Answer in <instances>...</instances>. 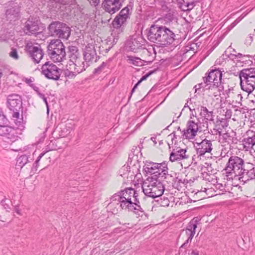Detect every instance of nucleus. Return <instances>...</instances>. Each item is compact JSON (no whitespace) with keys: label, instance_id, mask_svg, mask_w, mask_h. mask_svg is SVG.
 <instances>
[{"label":"nucleus","instance_id":"2","mask_svg":"<svg viewBox=\"0 0 255 255\" xmlns=\"http://www.w3.org/2000/svg\"><path fill=\"white\" fill-rule=\"evenodd\" d=\"M222 72L219 69L211 70L203 77V82L199 84L200 87L208 91L214 97L218 96V92L221 90L220 88L222 83Z\"/></svg>","mask_w":255,"mask_h":255},{"label":"nucleus","instance_id":"38","mask_svg":"<svg viewBox=\"0 0 255 255\" xmlns=\"http://www.w3.org/2000/svg\"><path fill=\"white\" fill-rule=\"evenodd\" d=\"M129 8L128 6H126L123 8L120 13L118 14L119 16L125 17L126 18H128L129 16Z\"/></svg>","mask_w":255,"mask_h":255},{"label":"nucleus","instance_id":"18","mask_svg":"<svg viewBox=\"0 0 255 255\" xmlns=\"http://www.w3.org/2000/svg\"><path fill=\"white\" fill-rule=\"evenodd\" d=\"M197 152L200 155H203L207 152L210 153L213 149L212 141L207 139L197 143Z\"/></svg>","mask_w":255,"mask_h":255},{"label":"nucleus","instance_id":"17","mask_svg":"<svg viewBox=\"0 0 255 255\" xmlns=\"http://www.w3.org/2000/svg\"><path fill=\"white\" fill-rule=\"evenodd\" d=\"M97 53L94 46L92 44H88L85 48L84 58L86 63L89 64L93 61H96Z\"/></svg>","mask_w":255,"mask_h":255},{"label":"nucleus","instance_id":"24","mask_svg":"<svg viewBox=\"0 0 255 255\" xmlns=\"http://www.w3.org/2000/svg\"><path fill=\"white\" fill-rule=\"evenodd\" d=\"M118 201L120 204V206L123 210H128L129 211L132 210L133 208V203L132 200H126V198L124 199L118 197Z\"/></svg>","mask_w":255,"mask_h":255},{"label":"nucleus","instance_id":"62","mask_svg":"<svg viewBox=\"0 0 255 255\" xmlns=\"http://www.w3.org/2000/svg\"><path fill=\"white\" fill-rule=\"evenodd\" d=\"M151 140L154 142V143L155 144H156L157 142L156 141V138L152 137L151 138Z\"/></svg>","mask_w":255,"mask_h":255},{"label":"nucleus","instance_id":"39","mask_svg":"<svg viewBox=\"0 0 255 255\" xmlns=\"http://www.w3.org/2000/svg\"><path fill=\"white\" fill-rule=\"evenodd\" d=\"M133 208L132 210H130L129 211H134L136 213H137L138 211H140L141 212H143V210L142 208L140 207L139 204H137L136 202H133Z\"/></svg>","mask_w":255,"mask_h":255},{"label":"nucleus","instance_id":"36","mask_svg":"<svg viewBox=\"0 0 255 255\" xmlns=\"http://www.w3.org/2000/svg\"><path fill=\"white\" fill-rule=\"evenodd\" d=\"M12 128L9 126H0V135L6 136L8 133L12 130Z\"/></svg>","mask_w":255,"mask_h":255},{"label":"nucleus","instance_id":"12","mask_svg":"<svg viewBox=\"0 0 255 255\" xmlns=\"http://www.w3.org/2000/svg\"><path fill=\"white\" fill-rule=\"evenodd\" d=\"M21 133L20 132V130L18 128H12V130L8 133L7 135L5 137V141L9 144H12L14 142H17L18 146L14 148H11V150L17 151L21 150L19 146L21 145V138L19 137V135Z\"/></svg>","mask_w":255,"mask_h":255},{"label":"nucleus","instance_id":"19","mask_svg":"<svg viewBox=\"0 0 255 255\" xmlns=\"http://www.w3.org/2000/svg\"><path fill=\"white\" fill-rule=\"evenodd\" d=\"M238 175L239 176V180L246 183L250 180L255 179V169L254 168H252L251 169L247 170L244 168Z\"/></svg>","mask_w":255,"mask_h":255},{"label":"nucleus","instance_id":"52","mask_svg":"<svg viewBox=\"0 0 255 255\" xmlns=\"http://www.w3.org/2000/svg\"><path fill=\"white\" fill-rule=\"evenodd\" d=\"M142 54L144 55V56L150 57L151 56V53L147 49H144L142 51Z\"/></svg>","mask_w":255,"mask_h":255},{"label":"nucleus","instance_id":"14","mask_svg":"<svg viewBox=\"0 0 255 255\" xmlns=\"http://www.w3.org/2000/svg\"><path fill=\"white\" fill-rule=\"evenodd\" d=\"M27 52L33 60V61L38 63L42 58L44 53L39 45L36 46L32 44H27L26 45Z\"/></svg>","mask_w":255,"mask_h":255},{"label":"nucleus","instance_id":"49","mask_svg":"<svg viewBox=\"0 0 255 255\" xmlns=\"http://www.w3.org/2000/svg\"><path fill=\"white\" fill-rule=\"evenodd\" d=\"M220 122L222 123L221 126L223 128H226L229 125L228 121L226 119H222L220 120Z\"/></svg>","mask_w":255,"mask_h":255},{"label":"nucleus","instance_id":"54","mask_svg":"<svg viewBox=\"0 0 255 255\" xmlns=\"http://www.w3.org/2000/svg\"><path fill=\"white\" fill-rule=\"evenodd\" d=\"M52 2L59 3L60 4H65L64 0H49Z\"/></svg>","mask_w":255,"mask_h":255},{"label":"nucleus","instance_id":"10","mask_svg":"<svg viewBox=\"0 0 255 255\" xmlns=\"http://www.w3.org/2000/svg\"><path fill=\"white\" fill-rule=\"evenodd\" d=\"M51 158L50 155L48 151L42 152L39 154L37 159L33 164L34 169H31L30 171L28 173L29 176L32 175L37 170V168L41 164L42 167H46L50 163Z\"/></svg>","mask_w":255,"mask_h":255},{"label":"nucleus","instance_id":"35","mask_svg":"<svg viewBox=\"0 0 255 255\" xmlns=\"http://www.w3.org/2000/svg\"><path fill=\"white\" fill-rule=\"evenodd\" d=\"M58 142V140L54 139L53 140H51L50 142L47 145V151H50L51 150H56L58 149L61 148L60 146H57V143Z\"/></svg>","mask_w":255,"mask_h":255},{"label":"nucleus","instance_id":"26","mask_svg":"<svg viewBox=\"0 0 255 255\" xmlns=\"http://www.w3.org/2000/svg\"><path fill=\"white\" fill-rule=\"evenodd\" d=\"M200 115L205 119L209 121H213V112L209 111L206 107L201 106Z\"/></svg>","mask_w":255,"mask_h":255},{"label":"nucleus","instance_id":"47","mask_svg":"<svg viewBox=\"0 0 255 255\" xmlns=\"http://www.w3.org/2000/svg\"><path fill=\"white\" fill-rule=\"evenodd\" d=\"M9 56L15 59H17L18 58V55L17 54V52L15 48H11V51L9 53Z\"/></svg>","mask_w":255,"mask_h":255},{"label":"nucleus","instance_id":"55","mask_svg":"<svg viewBox=\"0 0 255 255\" xmlns=\"http://www.w3.org/2000/svg\"><path fill=\"white\" fill-rule=\"evenodd\" d=\"M138 85H139V84L137 83H136V84L134 86L133 88L132 89V90H131V94H130V97H129V99H130V98H131L132 94L133 93V92H134V91H135V89L137 88V87L138 86Z\"/></svg>","mask_w":255,"mask_h":255},{"label":"nucleus","instance_id":"41","mask_svg":"<svg viewBox=\"0 0 255 255\" xmlns=\"http://www.w3.org/2000/svg\"><path fill=\"white\" fill-rule=\"evenodd\" d=\"M69 55H72L74 54H77L79 53L78 51V49L76 46H69Z\"/></svg>","mask_w":255,"mask_h":255},{"label":"nucleus","instance_id":"13","mask_svg":"<svg viewBox=\"0 0 255 255\" xmlns=\"http://www.w3.org/2000/svg\"><path fill=\"white\" fill-rule=\"evenodd\" d=\"M122 6L121 0H103L102 7L105 11L112 14L119 11Z\"/></svg>","mask_w":255,"mask_h":255},{"label":"nucleus","instance_id":"43","mask_svg":"<svg viewBox=\"0 0 255 255\" xmlns=\"http://www.w3.org/2000/svg\"><path fill=\"white\" fill-rule=\"evenodd\" d=\"M69 58L70 61L72 63L74 62H76L77 60L82 59L80 53H78L77 54L69 55Z\"/></svg>","mask_w":255,"mask_h":255},{"label":"nucleus","instance_id":"61","mask_svg":"<svg viewBox=\"0 0 255 255\" xmlns=\"http://www.w3.org/2000/svg\"><path fill=\"white\" fill-rule=\"evenodd\" d=\"M38 95L42 99L45 97L44 95L40 92H38Z\"/></svg>","mask_w":255,"mask_h":255},{"label":"nucleus","instance_id":"48","mask_svg":"<svg viewBox=\"0 0 255 255\" xmlns=\"http://www.w3.org/2000/svg\"><path fill=\"white\" fill-rule=\"evenodd\" d=\"M154 72V71H150L145 75L143 76L142 78L137 82L139 84L143 81L145 80L149 76Z\"/></svg>","mask_w":255,"mask_h":255},{"label":"nucleus","instance_id":"28","mask_svg":"<svg viewBox=\"0 0 255 255\" xmlns=\"http://www.w3.org/2000/svg\"><path fill=\"white\" fill-rule=\"evenodd\" d=\"M174 180V177L168 173V171L164 172L162 174V176H159V178L158 180L163 183L164 186L165 183L168 184H171Z\"/></svg>","mask_w":255,"mask_h":255},{"label":"nucleus","instance_id":"50","mask_svg":"<svg viewBox=\"0 0 255 255\" xmlns=\"http://www.w3.org/2000/svg\"><path fill=\"white\" fill-rule=\"evenodd\" d=\"M177 3L178 5L179 8H180L183 10V8H184L185 1L184 0H177Z\"/></svg>","mask_w":255,"mask_h":255},{"label":"nucleus","instance_id":"9","mask_svg":"<svg viewBox=\"0 0 255 255\" xmlns=\"http://www.w3.org/2000/svg\"><path fill=\"white\" fill-rule=\"evenodd\" d=\"M244 161L242 158L237 156H232L229 159L225 170L228 174H230L232 172L235 174H240L244 169Z\"/></svg>","mask_w":255,"mask_h":255},{"label":"nucleus","instance_id":"53","mask_svg":"<svg viewBox=\"0 0 255 255\" xmlns=\"http://www.w3.org/2000/svg\"><path fill=\"white\" fill-rule=\"evenodd\" d=\"M168 137L169 138H171V140H172V143H173V140H174V138H176V135H175V132H173L172 133H171L170 134H169L168 136Z\"/></svg>","mask_w":255,"mask_h":255},{"label":"nucleus","instance_id":"27","mask_svg":"<svg viewBox=\"0 0 255 255\" xmlns=\"http://www.w3.org/2000/svg\"><path fill=\"white\" fill-rule=\"evenodd\" d=\"M73 64L74 66L75 71L78 73H80L85 70L86 68L89 65V64L87 63V65L85 66V63L82 61V59L73 62Z\"/></svg>","mask_w":255,"mask_h":255},{"label":"nucleus","instance_id":"3","mask_svg":"<svg viewBox=\"0 0 255 255\" xmlns=\"http://www.w3.org/2000/svg\"><path fill=\"white\" fill-rule=\"evenodd\" d=\"M47 54L54 62H60L65 59V46L59 39L51 40L47 46Z\"/></svg>","mask_w":255,"mask_h":255},{"label":"nucleus","instance_id":"31","mask_svg":"<svg viewBox=\"0 0 255 255\" xmlns=\"http://www.w3.org/2000/svg\"><path fill=\"white\" fill-rule=\"evenodd\" d=\"M47 128L45 127L38 128L35 129V134L39 138L40 141H42L44 139L46 136L45 132Z\"/></svg>","mask_w":255,"mask_h":255},{"label":"nucleus","instance_id":"40","mask_svg":"<svg viewBox=\"0 0 255 255\" xmlns=\"http://www.w3.org/2000/svg\"><path fill=\"white\" fill-rule=\"evenodd\" d=\"M195 5L194 2H187L186 4L184 5L183 11L191 10L194 8Z\"/></svg>","mask_w":255,"mask_h":255},{"label":"nucleus","instance_id":"22","mask_svg":"<svg viewBox=\"0 0 255 255\" xmlns=\"http://www.w3.org/2000/svg\"><path fill=\"white\" fill-rule=\"evenodd\" d=\"M32 159L29 155L23 154L17 158L16 163L17 168H22L24 166H29L32 162Z\"/></svg>","mask_w":255,"mask_h":255},{"label":"nucleus","instance_id":"44","mask_svg":"<svg viewBox=\"0 0 255 255\" xmlns=\"http://www.w3.org/2000/svg\"><path fill=\"white\" fill-rule=\"evenodd\" d=\"M7 124V119L3 115V112L0 110V126H3Z\"/></svg>","mask_w":255,"mask_h":255},{"label":"nucleus","instance_id":"25","mask_svg":"<svg viewBox=\"0 0 255 255\" xmlns=\"http://www.w3.org/2000/svg\"><path fill=\"white\" fill-rule=\"evenodd\" d=\"M127 18L125 17L119 16L118 15L116 16L112 22L113 27L117 29H120L124 26L126 24Z\"/></svg>","mask_w":255,"mask_h":255},{"label":"nucleus","instance_id":"45","mask_svg":"<svg viewBox=\"0 0 255 255\" xmlns=\"http://www.w3.org/2000/svg\"><path fill=\"white\" fill-rule=\"evenodd\" d=\"M1 213L3 215V217H2L1 215H0V221L2 222L6 221L9 216V212L6 210H4L3 212H2Z\"/></svg>","mask_w":255,"mask_h":255},{"label":"nucleus","instance_id":"32","mask_svg":"<svg viewBox=\"0 0 255 255\" xmlns=\"http://www.w3.org/2000/svg\"><path fill=\"white\" fill-rule=\"evenodd\" d=\"M187 127H188L192 129V130H194V131L197 133L198 131L201 132L202 131L201 127L199 126V121L195 122L194 121L189 120L187 123Z\"/></svg>","mask_w":255,"mask_h":255},{"label":"nucleus","instance_id":"7","mask_svg":"<svg viewBox=\"0 0 255 255\" xmlns=\"http://www.w3.org/2000/svg\"><path fill=\"white\" fill-rule=\"evenodd\" d=\"M22 99L17 94L9 95L7 100V105L9 110L12 112V117L14 120L19 118V112L22 110Z\"/></svg>","mask_w":255,"mask_h":255},{"label":"nucleus","instance_id":"29","mask_svg":"<svg viewBox=\"0 0 255 255\" xmlns=\"http://www.w3.org/2000/svg\"><path fill=\"white\" fill-rule=\"evenodd\" d=\"M160 166H162V163H152L147 164L145 169H146L147 172L154 176L155 173H157L156 171L157 169Z\"/></svg>","mask_w":255,"mask_h":255},{"label":"nucleus","instance_id":"57","mask_svg":"<svg viewBox=\"0 0 255 255\" xmlns=\"http://www.w3.org/2000/svg\"><path fill=\"white\" fill-rule=\"evenodd\" d=\"M217 186H218V188L221 190H223L224 189V188L222 184L217 183Z\"/></svg>","mask_w":255,"mask_h":255},{"label":"nucleus","instance_id":"46","mask_svg":"<svg viewBox=\"0 0 255 255\" xmlns=\"http://www.w3.org/2000/svg\"><path fill=\"white\" fill-rule=\"evenodd\" d=\"M186 48L187 51L192 50L194 52V53H196L198 49L197 45L196 43H192L189 46H187Z\"/></svg>","mask_w":255,"mask_h":255},{"label":"nucleus","instance_id":"23","mask_svg":"<svg viewBox=\"0 0 255 255\" xmlns=\"http://www.w3.org/2000/svg\"><path fill=\"white\" fill-rule=\"evenodd\" d=\"M128 60L131 62L132 64L137 66H141L143 65V62H151L153 60L149 57H143L144 59L141 60L139 58L133 56H128Z\"/></svg>","mask_w":255,"mask_h":255},{"label":"nucleus","instance_id":"1","mask_svg":"<svg viewBox=\"0 0 255 255\" xmlns=\"http://www.w3.org/2000/svg\"><path fill=\"white\" fill-rule=\"evenodd\" d=\"M175 33L165 26L152 25L147 34L148 39L153 43L166 46L172 44L176 39Z\"/></svg>","mask_w":255,"mask_h":255},{"label":"nucleus","instance_id":"4","mask_svg":"<svg viewBox=\"0 0 255 255\" xmlns=\"http://www.w3.org/2000/svg\"><path fill=\"white\" fill-rule=\"evenodd\" d=\"M239 78L242 89L252 93L255 89V68L243 69L239 73Z\"/></svg>","mask_w":255,"mask_h":255},{"label":"nucleus","instance_id":"51","mask_svg":"<svg viewBox=\"0 0 255 255\" xmlns=\"http://www.w3.org/2000/svg\"><path fill=\"white\" fill-rule=\"evenodd\" d=\"M88 0L89 1V2L91 3V5H94V6L97 5L100 2V0Z\"/></svg>","mask_w":255,"mask_h":255},{"label":"nucleus","instance_id":"59","mask_svg":"<svg viewBox=\"0 0 255 255\" xmlns=\"http://www.w3.org/2000/svg\"><path fill=\"white\" fill-rule=\"evenodd\" d=\"M161 6H162V8L163 10H168V7L167 6V5L166 4H162Z\"/></svg>","mask_w":255,"mask_h":255},{"label":"nucleus","instance_id":"6","mask_svg":"<svg viewBox=\"0 0 255 255\" xmlns=\"http://www.w3.org/2000/svg\"><path fill=\"white\" fill-rule=\"evenodd\" d=\"M143 192L146 196L155 198L161 196L165 190L163 183L152 179L149 183L144 182L142 186Z\"/></svg>","mask_w":255,"mask_h":255},{"label":"nucleus","instance_id":"5","mask_svg":"<svg viewBox=\"0 0 255 255\" xmlns=\"http://www.w3.org/2000/svg\"><path fill=\"white\" fill-rule=\"evenodd\" d=\"M48 34L52 36L67 40L70 35V28L59 21H52L47 27Z\"/></svg>","mask_w":255,"mask_h":255},{"label":"nucleus","instance_id":"33","mask_svg":"<svg viewBox=\"0 0 255 255\" xmlns=\"http://www.w3.org/2000/svg\"><path fill=\"white\" fill-rule=\"evenodd\" d=\"M168 168L166 166H164V164L162 163V166L159 167L156 171L157 173H155L154 176L152 177V179L158 180L159 176H162V174L167 171Z\"/></svg>","mask_w":255,"mask_h":255},{"label":"nucleus","instance_id":"8","mask_svg":"<svg viewBox=\"0 0 255 255\" xmlns=\"http://www.w3.org/2000/svg\"><path fill=\"white\" fill-rule=\"evenodd\" d=\"M41 73L48 79L58 80L62 73V70L53 63L45 62L41 67Z\"/></svg>","mask_w":255,"mask_h":255},{"label":"nucleus","instance_id":"11","mask_svg":"<svg viewBox=\"0 0 255 255\" xmlns=\"http://www.w3.org/2000/svg\"><path fill=\"white\" fill-rule=\"evenodd\" d=\"M39 21L36 18H29L25 23L23 31L27 35H37L40 32Z\"/></svg>","mask_w":255,"mask_h":255},{"label":"nucleus","instance_id":"20","mask_svg":"<svg viewBox=\"0 0 255 255\" xmlns=\"http://www.w3.org/2000/svg\"><path fill=\"white\" fill-rule=\"evenodd\" d=\"M140 40L141 38L140 37H131L126 43L127 48L129 50L135 52L137 49L142 46Z\"/></svg>","mask_w":255,"mask_h":255},{"label":"nucleus","instance_id":"15","mask_svg":"<svg viewBox=\"0 0 255 255\" xmlns=\"http://www.w3.org/2000/svg\"><path fill=\"white\" fill-rule=\"evenodd\" d=\"M189 155L187 153L186 149L180 147H175L170 153L169 159L171 162L187 159L189 158Z\"/></svg>","mask_w":255,"mask_h":255},{"label":"nucleus","instance_id":"60","mask_svg":"<svg viewBox=\"0 0 255 255\" xmlns=\"http://www.w3.org/2000/svg\"><path fill=\"white\" fill-rule=\"evenodd\" d=\"M191 255H199V252L195 251H192Z\"/></svg>","mask_w":255,"mask_h":255},{"label":"nucleus","instance_id":"56","mask_svg":"<svg viewBox=\"0 0 255 255\" xmlns=\"http://www.w3.org/2000/svg\"><path fill=\"white\" fill-rule=\"evenodd\" d=\"M225 116L227 118L230 119L231 117V111L230 110L227 111Z\"/></svg>","mask_w":255,"mask_h":255},{"label":"nucleus","instance_id":"64","mask_svg":"<svg viewBox=\"0 0 255 255\" xmlns=\"http://www.w3.org/2000/svg\"><path fill=\"white\" fill-rule=\"evenodd\" d=\"M133 198L134 199V200L133 201V202H136L137 204H139V202L138 200H137L136 197H134Z\"/></svg>","mask_w":255,"mask_h":255},{"label":"nucleus","instance_id":"30","mask_svg":"<svg viewBox=\"0 0 255 255\" xmlns=\"http://www.w3.org/2000/svg\"><path fill=\"white\" fill-rule=\"evenodd\" d=\"M182 132H183L182 136L187 139H193L197 135V133L188 127H187L186 129L182 130Z\"/></svg>","mask_w":255,"mask_h":255},{"label":"nucleus","instance_id":"21","mask_svg":"<svg viewBox=\"0 0 255 255\" xmlns=\"http://www.w3.org/2000/svg\"><path fill=\"white\" fill-rule=\"evenodd\" d=\"M137 193L132 188H126L123 190L118 192V196L126 200H132V198L137 197Z\"/></svg>","mask_w":255,"mask_h":255},{"label":"nucleus","instance_id":"42","mask_svg":"<svg viewBox=\"0 0 255 255\" xmlns=\"http://www.w3.org/2000/svg\"><path fill=\"white\" fill-rule=\"evenodd\" d=\"M69 58L70 61L72 63L74 62H76L77 60L82 59L80 53H78L77 54L69 55Z\"/></svg>","mask_w":255,"mask_h":255},{"label":"nucleus","instance_id":"16","mask_svg":"<svg viewBox=\"0 0 255 255\" xmlns=\"http://www.w3.org/2000/svg\"><path fill=\"white\" fill-rule=\"evenodd\" d=\"M197 228V221H191L185 230H183L181 235L182 236H186L188 237L187 240L182 246H184L188 243L189 241H191L195 233V230Z\"/></svg>","mask_w":255,"mask_h":255},{"label":"nucleus","instance_id":"58","mask_svg":"<svg viewBox=\"0 0 255 255\" xmlns=\"http://www.w3.org/2000/svg\"><path fill=\"white\" fill-rule=\"evenodd\" d=\"M165 17L169 20H171L172 19V15L170 13L167 14L166 15Z\"/></svg>","mask_w":255,"mask_h":255},{"label":"nucleus","instance_id":"63","mask_svg":"<svg viewBox=\"0 0 255 255\" xmlns=\"http://www.w3.org/2000/svg\"><path fill=\"white\" fill-rule=\"evenodd\" d=\"M15 212L19 215H21L20 210L18 208H15Z\"/></svg>","mask_w":255,"mask_h":255},{"label":"nucleus","instance_id":"37","mask_svg":"<svg viewBox=\"0 0 255 255\" xmlns=\"http://www.w3.org/2000/svg\"><path fill=\"white\" fill-rule=\"evenodd\" d=\"M244 141L248 147H253L255 145V133L253 132L251 136L245 138Z\"/></svg>","mask_w":255,"mask_h":255},{"label":"nucleus","instance_id":"34","mask_svg":"<svg viewBox=\"0 0 255 255\" xmlns=\"http://www.w3.org/2000/svg\"><path fill=\"white\" fill-rule=\"evenodd\" d=\"M18 8L14 7L8 8L6 11V16L8 18H12V16H13V17H17L18 16Z\"/></svg>","mask_w":255,"mask_h":255}]
</instances>
